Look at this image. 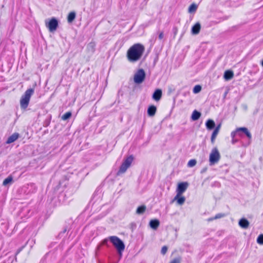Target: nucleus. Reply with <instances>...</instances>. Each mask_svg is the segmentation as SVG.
I'll use <instances>...</instances> for the list:
<instances>
[{"label":"nucleus","instance_id":"f257e3e1","mask_svg":"<svg viewBox=\"0 0 263 263\" xmlns=\"http://www.w3.org/2000/svg\"><path fill=\"white\" fill-rule=\"evenodd\" d=\"M145 50L144 46L140 43H137L132 46L127 50L126 57L130 62H136L142 57Z\"/></svg>","mask_w":263,"mask_h":263},{"label":"nucleus","instance_id":"f03ea898","mask_svg":"<svg viewBox=\"0 0 263 263\" xmlns=\"http://www.w3.org/2000/svg\"><path fill=\"white\" fill-rule=\"evenodd\" d=\"M242 134H245L248 138L249 139V144L251 142V140L252 138V135L250 132L248 130V128L246 127H239L236 128V129L231 133V137L232 138V142L235 143L238 141V137H241L242 135Z\"/></svg>","mask_w":263,"mask_h":263},{"label":"nucleus","instance_id":"7ed1b4c3","mask_svg":"<svg viewBox=\"0 0 263 263\" xmlns=\"http://www.w3.org/2000/svg\"><path fill=\"white\" fill-rule=\"evenodd\" d=\"M109 239L116 249L119 255L121 256L122 252L125 249V245L123 241L116 236H109Z\"/></svg>","mask_w":263,"mask_h":263},{"label":"nucleus","instance_id":"20e7f679","mask_svg":"<svg viewBox=\"0 0 263 263\" xmlns=\"http://www.w3.org/2000/svg\"><path fill=\"white\" fill-rule=\"evenodd\" d=\"M34 93V89H28L22 96L20 100L21 108L25 109L27 108L31 96Z\"/></svg>","mask_w":263,"mask_h":263},{"label":"nucleus","instance_id":"39448f33","mask_svg":"<svg viewBox=\"0 0 263 263\" xmlns=\"http://www.w3.org/2000/svg\"><path fill=\"white\" fill-rule=\"evenodd\" d=\"M133 160L134 157L132 155H130L127 157L121 165L119 170V173H125L127 168L130 166Z\"/></svg>","mask_w":263,"mask_h":263},{"label":"nucleus","instance_id":"423d86ee","mask_svg":"<svg viewBox=\"0 0 263 263\" xmlns=\"http://www.w3.org/2000/svg\"><path fill=\"white\" fill-rule=\"evenodd\" d=\"M220 154L218 149L216 148H213L210 155V164L212 165L217 163L220 159Z\"/></svg>","mask_w":263,"mask_h":263},{"label":"nucleus","instance_id":"0eeeda50","mask_svg":"<svg viewBox=\"0 0 263 263\" xmlns=\"http://www.w3.org/2000/svg\"><path fill=\"white\" fill-rule=\"evenodd\" d=\"M145 78V72L143 69H139L135 74L134 81L136 84L142 83Z\"/></svg>","mask_w":263,"mask_h":263},{"label":"nucleus","instance_id":"6e6552de","mask_svg":"<svg viewBox=\"0 0 263 263\" xmlns=\"http://www.w3.org/2000/svg\"><path fill=\"white\" fill-rule=\"evenodd\" d=\"M45 23L46 27L51 32L55 31L59 25L58 21L55 17L51 18L48 22L46 21Z\"/></svg>","mask_w":263,"mask_h":263},{"label":"nucleus","instance_id":"1a4fd4ad","mask_svg":"<svg viewBox=\"0 0 263 263\" xmlns=\"http://www.w3.org/2000/svg\"><path fill=\"white\" fill-rule=\"evenodd\" d=\"M188 186L189 183L187 182L179 183L176 189L177 194H182L186 190Z\"/></svg>","mask_w":263,"mask_h":263},{"label":"nucleus","instance_id":"9d476101","mask_svg":"<svg viewBox=\"0 0 263 263\" xmlns=\"http://www.w3.org/2000/svg\"><path fill=\"white\" fill-rule=\"evenodd\" d=\"M162 95V90L160 89H157L154 92L152 98L154 100L158 101H159L161 98Z\"/></svg>","mask_w":263,"mask_h":263},{"label":"nucleus","instance_id":"9b49d317","mask_svg":"<svg viewBox=\"0 0 263 263\" xmlns=\"http://www.w3.org/2000/svg\"><path fill=\"white\" fill-rule=\"evenodd\" d=\"M20 137V134L17 133H14L12 135L9 136L6 143L7 144H10L15 141Z\"/></svg>","mask_w":263,"mask_h":263},{"label":"nucleus","instance_id":"f8f14e48","mask_svg":"<svg viewBox=\"0 0 263 263\" xmlns=\"http://www.w3.org/2000/svg\"><path fill=\"white\" fill-rule=\"evenodd\" d=\"M182 195L177 194L174 199V200H176L177 203L179 205H182L185 201V198L182 196Z\"/></svg>","mask_w":263,"mask_h":263},{"label":"nucleus","instance_id":"ddd939ff","mask_svg":"<svg viewBox=\"0 0 263 263\" xmlns=\"http://www.w3.org/2000/svg\"><path fill=\"white\" fill-rule=\"evenodd\" d=\"M150 227L154 229L157 230L160 225V221L157 219H152L149 223Z\"/></svg>","mask_w":263,"mask_h":263},{"label":"nucleus","instance_id":"4468645a","mask_svg":"<svg viewBox=\"0 0 263 263\" xmlns=\"http://www.w3.org/2000/svg\"><path fill=\"white\" fill-rule=\"evenodd\" d=\"M157 107L155 105H150L147 108V115L149 117H153L155 115Z\"/></svg>","mask_w":263,"mask_h":263},{"label":"nucleus","instance_id":"2eb2a0df","mask_svg":"<svg viewBox=\"0 0 263 263\" xmlns=\"http://www.w3.org/2000/svg\"><path fill=\"white\" fill-rule=\"evenodd\" d=\"M201 25L199 23H196L192 28L191 32L193 34H197L199 33Z\"/></svg>","mask_w":263,"mask_h":263},{"label":"nucleus","instance_id":"dca6fc26","mask_svg":"<svg viewBox=\"0 0 263 263\" xmlns=\"http://www.w3.org/2000/svg\"><path fill=\"white\" fill-rule=\"evenodd\" d=\"M205 126L207 129L212 130L215 127V123L212 119H208L205 122Z\"/></svg>","mask_w":263,"mask_h":263},{"label":"nucleus","instance_id":"f3484780","mask_svg":"<svg viewBox=\"0 0 263 263\" xmlns=\"http://www.w3.org/2000/svg\"><path fill=\"white\" fill-rule=\"evenodd\" d=\"M239 225L242 228L247 229L249 226V222L246 218H241L239 221Z\"/></svg>","mask_w":263,"mask_h":263},{"label":"nucleus","instance_id":"a211bd4d","mask_svg":"<svg viewBox=\"0 0 263 263\" xmlns=\"http://www.w3.org/2000/svg\"><path fill=\"white\" fill-rule=\"evenodd\" d=\"M201 115V114L199 111H198L196 110H195L193 111V112L192 114V116H191L192 120L193 121H196L199 119Z\"/></svg>","mask_w":263,"mask_h":263},{"label":"nucleus","instance_id":"6ab92c4d","mask_svg":"<svg viewBox=\"0 0 263 263\" xmlns=\"http://www.w3.org/2000/svg\"><path fill=\"white\" fill-rule=\"evenodd\" d=\"M76 16V14L75 12H70L67 16V22L68 23H71L74 20Z\"/></svg>","mask_w":263,"mask_h":263},{"label":"nucleus","instance_id":"aec40b11","mask_svg":"<svg viewBox=\"0 0 263 263\" xmlns=\"http://www.w3.org/2000/svg\"><path fill=\"white\" fill-rule=\"evenodd\" d=\"M13 182V177L11 175L9 176L6 179H4L3 182V185L6 186L9 184L12 183Z\"/></svg>","mask_w":263,"mask_h":263},{"label":"nucleus","instance_id":"412c9836","mask_svg":"<svg viewBox=\"0 0 263 263\" xmlns=\"http://www.w3.org/2000/svg\"><path fill=\"white\" fill-rule=\"evenodd\" d=\"M146 206L144 205H142L138 207L136 210V213L138 214H142L144 213L146 210Z\"/></svg>","mask_w":263,"mask_h":263},{"label":"nucleus","instance_id":"4be33fe9","mask_svg":"<svg viewBox=\"0 0 263 263\" xmlns=\"http://www.w3.org/2000/svg\"><path fill=\"white\" fill-rule=\"evenodd\" d=\"M197 9V6L195 4H191L189 7L188 11L189 13H194L195 12Z\"/></svg>","mask_w":263,"mask_h":263},{"label":"nucleus","instance_id":"5701e85b","mask_svg":"<svg viewBox=\"0 0 263 263\" xmlns=\"http://www.w3.org/2000/svg\"><path fill=\"white\" fill-rule=\"evenodd\" d=\"M109 240V237L108 238H106L105 239H104L101 242V243L99 246H98V249H99L100 248V246H102V245H104V246H106L107 247H109L108 246V241Z\"/></svg>","mask_w":263,"mask_h":263},{"label":"nucleus","instance_id":"b1692460","mask_svg":"<svg viewBox=\"0 0 263 263\" xmlns=\"http://www.w3.org/2000/svg\"><path fill=\"white\" fill-rule=\"evenodd\" d=\"M71 115L72 114L71 112H66L62 116V119L63 120H67L71 117Z\"/></svg>","mask_w":263,"mask_h":263},{"label":"nucleus","instance_id":"393cba45","mask_svg":"<svg viewBox=\"0 0 263 263\" xmlns=\"http://www.w3.org/2000/svg\"><path fill=\"white\" fill-rule=\"evenodd\" d=\"M201 86L199 85H197L193 88V91L194 93H198L201 90Z\"/></svg>","mask_w":263,"mask_h":263},{"label":"nucleus","instance_id":"a878e982","mask_svg":"<svg viewBox=\"0 0 263 263\" xmlns=\"http://www.w3.org/2000/svg\"><path fill=\"white\" fill-rule=\"evenodd\" d=\"M223 77L227 81L230 80V69H228L225 71Z\"/></svg>","mask_w":263,"mask_h":263},{"label":"nucleus","instance_id":"bb28decb","mask_svg":"<svg viewBox=\"0 0 263 263\" xmlns=\"http://www.w3.org/2000/svg\"><path fill=\"white\" fill-rule=\"evenodd\" d=\"M197 161L195 159H191L187 163V166L192 167L196 164Z\"/></svg>","mask_w":263,"mask_h":263},{"label":"nucleus","instance_id":"cd10ccee","mask_svg":"<svg viewBox=\"0 0 263 263\" xmlns=\"http://www.w3.org/2000/svg\"><path fill=\"white\" fill-rule=\"evenodd\" d=\"M218 134V133H217L216 132H215L214 131L213 132L212 136H211V139L212 143H213V144L214 143L215 140Z\"/></svg>","mask_w":263,"mask_h":263},{"label":"nucleus","instance_id":"c85d7f7f","mask_svg":"<svg viewBox=\"0 0 263 263\" xmlns=\"http://www.w3.org/2000/svg\"><path fill=\"white\" fill-rule=\"evenodd\" d=\"M257 242L260 245H263V234H260L257 238Z\"/></svg>","mask_w":263,"mask_h":263},{"label":"nucleus","instance_id":"c756f323","mask_svg":"<svg viewBox=\"0 0 263 263\" xmlns=\"http://www.w3.org/2000/svg\"><path fill=\"white\" fill-rule=\"evenodd\" d=\"M226 215H227V214H226L224 213H218V214H217L214 216V218L216 219H219V218L225 217Z\"/></svg>","mask_w":263,"mask_h":263},{"label":"nucleus","instance_id":"7c9ffc66","mask_svg":"<svg viewBox=\"0 0 263 263\" xmlns=\"http://www.w3.org/2000/svg\"><path fill=\"white\" fill-rule=\"evenodd\" d=\"M230 91V88L229 87L227 86L224 88V92L223 95V99H225L226 98V97L228 95V93Z\"/></svg>","mask_w":263,"mask_h":263},{"label":"nucleus","instance_id":"2f4dec72","mask_svg":"<svg viewBox=\"0 0 263 263\" xmlns=\"http://www.w3.org/2000/svg\"><path fill=\"white\" fill-rule=\"evenodd\" d=\"M167 247L166 246H164L162 247L161 250V253L162 255H165L167 251Z\"/></svg>","mask_w":263,"mask_h":263},{"label":"nucleus","instance_id":"473e14b6","mask_svg":"<svg viewBox=\"0 0 263 263\" xmlns=\"http://www.w3.org/2000/svg\"><path fill=\"white\" fill-rule=\"evenodd\" d=\"M180 262H181V258L180 257L175 258L170 262V263H180Z\"/></svg>","mask_w":263,"mask_h":263},{"label":"nucleus","instance_id":"72a5a7b5","mask_svg":"<svg viewBox=\"0 0 263 263\" xmlns=\"http://www.w3.org/2000/svg\"><path fill=\"white\" fill-rule=\"evenodd\" d=\"M22 250V248H19L15 253V260L16 261L17 258L16 255H18L20 252Z\"/></svg>","mask_w":263,"mask_h":263},{"label":"nucleus","instance_id":"f704fd0d","mask_svg":"<svg viewBox=\"0 0 263 263\" xmlns=\"http://www.w3.org/2000/svg\"><path fill=\"white\" fill-rule=\"evenodd\" d=\"M163 36H164V34H163V32H161L159 34V36H158L159 39L160 40H162L163 38Z\"/></svg>","mask_w":263,"mask_h":263},{"label":"nucleus","instance_id":"c9c22d12","mask_svg":"<svg viewBox=\"0 0 263 263\" xmlns=\"http://www.w3.org/2000/svg\"><path fill=\"white\" fill-rule=\"evenodd\" d=\"M215 219H215V218H214V217H213L209 218L208 219V220L209 221H212V220H215Z\"/></svg>","mask_w":263,"mask_h":263},{"label":"nucleus","instance_id":"e433bc0d","mask_svg":"<svg viewBox=\"0 0 263 263\" xmlns=\"http://www.w3.org/2000/svg\"><path fill=\"white\" fill-rule=\"evenodd\" d=\"M220 127H221V124H218V125H217L215 128H216V129H219H219H220Z\"/></svg>","mask_w":263,"mask_h":263},{"label":"nucleus","instance_id":"4c0bfd02","mask_svg":"<svg viewBox=\"0 0 263 263\" xmlns=\"http://www.w3.org/2000/svg\"><path fill=\"white\" fill-rule=\"evenodd\" d=\"M219 129H216V128H215V129H214V132H216V133H219Z\"/></svg>","mask_w":263,"mask_h":263},{"label":"nucleus","instance_id":"58836bf2","mask_svg":"<svg viewBox=\"0 0 263 263\" xmlns=\"http://www.w3.org/2000/svg\"><path fill=\"white\" fill-rule=\"evenodd\" d=\"M231 79H232L233 78V75H234L233 72L232 70H231Z\"/></svg>","mask_w":263,"mask_h":263},{"label":"nucleus","instance_id":"ea45409f","mask_svg":"<svg viewBox=\"0 0 263 263\" xmlns=\"http://www.w3.org/2000/svg\"><path fill=\"white\" fill-rule=\"evenodd\" d=\"M261 65H262V66H263V60H262V62H261Z\"/></svg>","mask_w":263,"mask_h":263},{"label":"nucleus","instance_id":"a19ab883","mask_svg":"<svg viewBox=\"0 0 263 263\" xmlns=\"http://www.w3.org/2000/svg\"><path fill=\"white\" fill-rule=\"evenodd\" d=\"M261 159H262V158H259V160H261Z\"/></svg>","mask_w":263,"mask_h":263}]
</instances>
